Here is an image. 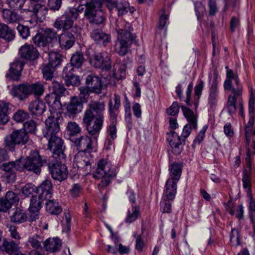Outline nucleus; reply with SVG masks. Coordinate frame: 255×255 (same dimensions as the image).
Returning <instances> with one entry per match:
<instances>
[{"mask_svg": "<svg viewBox=\"0 0 255 255\" xmlns=\"http://www.w3.org/2000/svg\"><path fill=\"white\" fill-rule=\"evenodd\" d=\"M133 28L131 24L127 23L123 28L118 31V38L115 45V51L121 56H125L133 43L135 35L132 33Z\"/></svg>", "mask_w": 255, "mask_h": 255, "instance_id": "obj_1", "label": "nucleus"}, {"mask_svg": "<svg viewBox=\"0 0 255 255\" xmlns=\"http://www.w3.org/2000/svg\"><path fill=\"white\" fill-rule=\"evenodd\" d=\"M45 163L46 158L40 155L38 150H33L27 158L17 160V170L22 171L24 169H27L36 174H39L41 167Z\"/></svg>", "mask_w": 255, "mask_h": 255, "instance_id": "obj_2", "label": "nucleus"}, {"mask_svg": "<svg viewBox=\"0 0 255 255\" xmlns=\"http://www.w3.org/2000/svg\"><path fill=\"white\" fill-rule=\"evenodd\" d=\"M104 121V115H95L90 110H86L83 118V122L86 125V129L91 135L99 134L102 128Z\"/></svg>", "mask_w": 255, "mask_h": 255, "instance_id": "obj_3", "label": "nucleus"}, {"mask_svg": "<svg viewBox=\"0 0 255 255\" xmlns=\"http://www.w3.org/2000/svg\"><path fill=\"white\" fill-rule=\"evenodd\" d=\"M116 176L115 169L104 159H100L97 163V167L93 177L95 178H103L99 186L103 187L108 186L110 182L109 177Z\"/></svg>", "mask_w": 255, "mask_h": 255, "instance_id": "obj_4", "label": "nucleus"}, {"mask_svg": "<svg viewBox=\"0 0 255 255\" xmlns=\"http://www.w3.org/2000/svg\"><path fill=\"white\" fill-rule=\"evenodd\" d=\"M109 112L110 120L111 124L109 126L108 133L111 138L115 139L117 137V116L119 113V108L121 107V100L119 97H115L110 99L109 102Z\"/></svg>", "mask_w": 255, "mask_h": 255, "instance_id": "obj_5", "label": "nucleus"}, {"mask_svg": "<svg viewBox=\"0 0 255 255\" xmlns=\"http://www.w3.org/2000/svg\"><path fill=\"white\" fill-rule=\"evenodd\" d=\"M64 162L65 159L61 160L58 158L50 159L47 166L53 179L61 182L67 178L68 172Z\"/></svg>", "mask_w": 255, "mask_h": 255, "instance_id": "obj_6", "label": "nucleus"}, {"mask_svg": "<svg viewBox=\"0 0 255 255\" xmlns=\"http://www.w3.org/2000/svg\"><path fill=\"white\" fill-rule=\"evenodd\" d=\"M84 15L89 22L93 25L103 24L105 20V16L103 10L97 8V5L92 2H86Z\"/></svg>", "mask_w": 255, "mask_h": 255, "instance_id": "obj_7", "label": "nucleus"}, {"mask_svg": "<svg viewBox=\"0 0 255 255\" xmlns=\"http://www.w3.org/2000/svg\"><path fill=\"white\" fill-rule=\"evenodd\" d=\"M77 18V14L75 9H69L56 19L54 27L57 29H62L63 31H67L70 29H73L72 28L73 22Z\"/></svg>", "mask_w": 255, "mask_h": 255, "instance_id": "obj_8", "label": "nucleus"}, {"mask_svg": "<svg viewBox=\"0 0 255 255\" xmlns=\"http://www.w3.org/2000/svg\"><path fill=\"white\" fill-rule=\"evenodd\" d=\"M47 138H48V148L53 154L51 159H65L66 155L64 153L65 147L63 140L57 135L51 136Z\"/></svg>", "mask_w": 255, "mask_h": 255, "instance_id": "obj_9", "label": "nucleus"}, {"mask_svg": "<svg viewBox=\"0 0 255 255\" xmlns=\"http://www.w3.org/2000/svg\"><path fill=\"white\" fill-rule=\"evenodd\" d=\"M86 87L79 88L80 94L84 96L89 95L91 93L96 94H100L102 90V85L100 79L96 76L89 75L86 79Z\"/></svg>", "mask_w": 255, "mask_h": 255, "instance_id": "obj_10", "label": "nucleus"}, {"mask_svg": "<svg viewBox=\"0 0 255 255\" xmlns=\"http://www.w3.org/2000/svg\"><path fill=\"white\" fill-rule=\"evenodd\" d=\"M62 118L60 113H54L48 117L45 120V130L44 136L48 138L51 136L56 135L60 130L59 124L62 122Z\"/></svg>", "mask_w": 255, "mask_h": 255, "instance_id": "obj_11", "label": "nucleus"}, {"mask_svg": "<svg viewBox=\"0 0 255 255\" xmlns=\"http://www.w3.org/2000/svg\"><path fill=\"white\" fill-rule=\"evenodd\" d=\"M93 65L95 68L103 71H109L112 68L110 56L106 52H95L93 54Z\"/></svg>", "mask_w": 255, "mask_h": 255, "instance_id": "obj_12", "label": "nucleus"}, {"mask_svg": "<svg viewBox=\"0 0 255 255\" xmlns=\"http://www.w3.org/2000/svg\"><path fill=\"white\" fill-rule=\"evenodd\" d=\"M88 101V97H72L67 107V113L70 116H75L82 111L83 103Z\"/></svg>", "mask_w": 255, "mask_h": 255, "instance_id": "obj_13", "label": "nucleus"}, {"mask_svg": "<svg viewBox=\"0 0 255 255\" xmlns=\"http://www.w3.org/2000/svg\"><path fill=\"white\" fill-rule=\"evenodd\" d=\"M76 32L73 29L65 31L59 36V43L61 49L68 50L71 48L76 41Z\"/></svg>", "mask_w": 255, "mask_h": 255, "instance_id": "obj_14", "label": "nucleus"}, {"mask_svg": "<svg viewBox=\"0 0 255 255\" xmlns=\"http://www.w3.org/2000/svg\"><path fill=\"white\" fill-rule=\"evenodd\" d=\"M81 152L90 153L93 150V143L91 137L87 135L79 136L72 141Z\"/></svg>", "mask_w": 255, "mask_h": 255, "instance_id": "obj_15", "label": "nucleus"}, {"mask_svg": "<svg viewBox=\"0 0 255 255\" xmlns=\"http://www.w3.org/2000/svg\"><path fill=\"white\" fill-rule=\"evenodd\" d=\"M167 140L169 143L173 153L175 155L180 154L183 150L182 145L184 142H183L180 136L174 131H170L167 133Z\"/></svg>", "mask_w": 255, "mask_h": 255, "instance_id": "obj_16", "label": "nucleus"}, {"mask_svg": "<svg viewBox=\"0 0 255 255\" xmlns=\"http://www.w3.org/2000/svg\"><path fill=\"white\" fill-rule=\"evenodd\" d=\"M74 68L71 65H66L63 71V77L67 86H77L80 83L79 76L74 74Z\"/></svg>", "mask_w": 255, "mask_h": 255, "instance_id": "obj_17", "label": "nucleus"}, {"mask_svg": "<svg viewBox=\"0 0 255 255\" xmlns=\"http://www.w3.org/2000/svg\"><path fill=\"white\" fill-rule=\"evenodd\" d=\"M19 54L21 58L26 60H35L38 57L37 50L32 45L25 44L19 49Z\"/></svg>", "mask_w": 255, "mask_h": 255, "instance_id": "obj_18", "label": "nucleus"}, {"mask_svg": "<svg viewBox=\"0 0 255 255\" xmlns=\"http://www.w3.org/2000/svg\"><path fill=\"white\" fill-rule=\"evenodd\" d=\"M90 37L97 44L106 45L111 41V36L100 28H94L90 33Z\"/></svg>", "mask_w": 255, "mask_h": 255, "instance_id": "obj_19", "label": "nucleus"}, {"mask_svg": "<svg viewBox=\"0 0 255 255\" xmlns=\"http://www.w3.org/2000/svg\"><path fill=\"white\" fill-rule=\"evenodd\" d=\"M37 194L45 200H49L53 193V186L51 181L49 180H44L37 189Z\"/></svg>", "mask_w": 255, "mask_h": 255, "instance_id": "obj_20", "label": "nucleus"}, {"mask_svg": "<svg viewBox=\"0 0 255 255\" xmlns=\"http://www.w3.org/2000/svg\"><path fill=\"white\" fill-rule=\"evenodd\" d=\"M178 181L168 179L166 182L164 194L166 199L172 201L175 198L177 192V183Z\"/></svg>", "mask_w": 255, "mask_h": 255, "instance_id": "obj_21", "label": "nucleus"}, {"mask_svg": "<svg viewBox=\"0 0 255 255\" xmlns=\"http://www.w3.org/2000/svg\"><path fill=\"white\" fill-rule=\"evenodd\" d=\"M28 110L32 115L41 116L46 110V105L38 98L34 101L31 102Z\"/></svg>", "mask_w": 255, "mask_h": 255, "instance_id": "obj_22", "label": "nucleus"}, {"mask_svg": "<svg viewBox=\"0 0 255 255\" xmlns=\"http://www.w3.org/2000/svg\"><path fill=\"white\" fill-rule=\"evenodd\" d=\"M66 131L68 138L72 141L80 135L81 128L76 122H70L68 123L66 126Z\"/></svg>", "mask_w": 255, "mask_h": 255, "instance_id": "obj_23", "label": "nucleus"}, {"mask_svg": "<svg viewBox=\"0 0 255 255\" xmlns=\"http://www.w3.org/2000/svg\"><path fill=\"white\" fill-rule=\"evenodd\" d=\"M45 250L51 253L59 251L61 247V242L58 238H49L46 240L43 244Z\"/></svg>", "mask_w": 255, "mask_h": 255, "instance_id": "obj_24", "label": "nucleus"}, {"mask_svg": "<svg viewBox=\"0 0 255 255\" xmlns=\"http://www.w3.org/2000/svg\"><path fill=\"white\" fill-rule=\"evenodd\" d=\"M89 109L86 110H90L96 114L95 115H104V112L105 110V102L100 100L98 101L92 100L88 104Z\"/></svg>", "mask_w": 255, "mask_h": 255, "instance_id": "obj_25", "label": "nucleus"}, {"mask_svg": "<svg viewBox=\"0 0 255 255\" xmlns=\"http://www.w3.org/2000/svg\"><path fill=\"white\" fill-rule=\"evenodd\" d=\"M242 102V99L240 97H228L227 107L230 114L235 113L237 107L241 104Z\"/></svg>", "mask_w": 255, "mask_h": 255, "instance_id": "obj_26", "label": "nucleus"}, {"mask_svg": "<svg viewBox=\"0 0 255 255\" xmlns=\"http://www.w3.org/2000/svg\"><path fill=\"white\" fill-rule=\"evenodd\" d=\"M74 164L78 169L87 170L90 163L88 158L85 155L77 153L75 155L74 159Z\"/></svg>", "mask_w": 255, "mask_h": 255, "instance_id": "obj_27", "label": "nucleus"}, {"mask_svg": "<svg viewBox=\"0 0 255 255\" xmlns=\"http://www.w3.org/2000/svg\"><path fill=\"white\" fill-rule=\"evenodd\" d=\"M44 198L40 197L39 195H32L30 199L29 210L30 212L35 213L39 212L41 208V204Z\"/></svg>", "mask_w": 255, "mask_h": 255, "instance_id": "obj_28", "label": "nucleus"}, {"mask_svg": "<svg viewBox=\"0 0 255 255\" xmlns=\"http://www.w3.org/2000/svg\"><path fill=\"white\" fill-rule=\"evenodd\" d=\"M169 170L171 176L169 179L179 181L182 172V165L179 163L173 162L169 166Z\"/></svg>", "mask_w": 255, "mask_h": 255, "instance_id": "obj_29", "label": "nucleus"}, {"mask_svg": "<svg viewBox=\"0 0 255 255\" xmlns=\"http://www.w3.org/2000/svg\"><path fill=\"white\" fill-rule=\"evenodd\" d=\"M8 103L0 101V125H4L9 121Z\"/></svg>", "mask_w": 255, "mask_h": 255, "instance_id": "obj_30", "label": "nucleus"}, {"mask_svg": "<svg viewBox=\"0 0 255 255\" xmlns=\"http://www.w3.org/2000/svg\"><path fill=\"white\" fill-rule=\"evenodd\" d=\"M85 61L83 54L81 52H76L74 53L70 60V63L67 65H71L73 68H80Z\"/></svg>", "mask_w": 255, "mask_h": 255, "instance_id": "obj_31", "label": "nucleus"}, {"mask_svg": "<svg viewBox=\"0 0 255 255\" xmlns=\"http://www.w3.org/2000/svg\"><path fill=\"white\" fill-rule=\"evenodd\" d=\"M46 203V211L51 214L58 215L62 211V208L58 203L53 200H48Z\"/></svg>", "mask_w": 255, "mask_h": 255, "instance_id": "obj_32", "label": "nucleus"}, {"mask_svg": "<svg viewBox=\"0 0 255 255\" xmlns=\"http://www.w3.org/2000/svg\"><path fill=\"white\" fill-rule=\"evenodd\" d=\"M4 144L5 147L10 151H14L16 146V130L4 138Z\"/></svg>", "mask_w": 255, "mask_h": 255, "instance_id": "obj_33", "label": "nucleus"}, {"mask_svg": "<svg viewBox=\"0 0 255 255\" xmlns=\"http://www.w3.org/2000/svg\"><path fill=\"white\" fill-rule=\"evenodd\" d=\"M15 35L13 32L9 29L8 26L3 23H0V37L10 41L13 40Z\"/></svg>", "mask_w": 255, "mask_h": 255, "instance_id": "obj_34", "label": "nucleus"}, {"mask_svg": "<svg viewBox=\"0 0 255 255\" xmlns=\"http://www.w3.org/2000/svg\"><path fill=\"white\" fill-rule=\"evenodd\" d=\"M61 61L62 56L59 53L55 52L49 53L48 64L56 68L61 64Z\"/></svg>", "mask_w": 255, "mask_h": 255, "instance_id": "obj_35", "label": "nucleus"}, {"mask_svg": "<svg viewBox=\"0 0 255 255\" xmlns=\"http://www.w3.org/2000/svg\"><path fill=\"white\" fill-rule=\"evenodd\" d=\"M181 108L184 117L186 118L188 122V124L194 123L197 124V117L191 110L183 105L181 106Z\"/></svg>", "mask_w": 255, "mask_h": 255, "instance_id": "obj_36", "label": "nucleus"}, {"mask_svg": "<svg viewBox=\"0 0 255 255\" xmlns=\"http://www.w3.org/2000/svg\"><path fill=\"white\" fill-rule=\"evenodd\" d=\"M28 241L30 245L35 249H42L44 242L43 238L37 235L29 237Z\"/></svg>", "mask_w": 255, "mask_h": 255, "instance_id": "obj_37", "label": "nucleus"}, {"mask_svg": "<svg viewBox=\"0 0 255 255\" xmlns=\"http://www.w3.org/2000/svg\"><path fill=\"white\" fill-rule=\"evenodd\" d=\"M55 69V67L48 64L43 65L41 68V71L44 79L46 80H51L53 77V73Z\"/></svg>", "mask_w": 255, "mask_h": 255, "instance_id": "obj_38", "label": "nucleus"}, {"mask_svg": "<svg viewBox=\"0 0 255 255\" xmlns=\"http://www.w3.org/2000/svg\"><path fill=\"white\" fill-rule=\"evenodd\" d=\"M52 94H54L56 96H65L66 95H69L70 93L68 91L66 90L64 86L58 82H54L53 83V86L52 87Z\"/></svg>", "mask_w": 255, "mask_h": 255, "instance_id": "obj_39", "label": "nucleus"}, {"mask_svg": "<svg viewBox=\"0 0 255 255\" xmlns=\"http://www.w3.org/2000/svg\"><path fill=\"white\" fill-rule=\"evenodd\" d=\"M2 17L7 23H14L16 22V12L15 10L5 8L2 10Z\"/></svg>", "mask_w": 255, "mask_h": 255, "instance_id": "obj_40", "label": "nucleus"}, {"mask_svg": "<svg viewBox=\"0 0 255 255\" xmlns=\"http://www.w3.org/2000/svg\"><path fill=\"white\" fill-rule=\"evenodd\" d=\"M46 41L49 44L52 43L54 41L57 40V32L52 28H46L43 30V33Z\"/></svg>", "mask_w": 255, "mask_h": 255, "instance_id": "obj_41", "label": "nucleus"}, {"mask_svg": "<svg viewBox=\"0 0 255 255\" xmlns=\"http://www.w3.org/2000/svg\"><path fill=\"white\" fill-rule=\"evenodd\" d=\"M194 6L197 19L201 22L204 14L206 13V7L201 1L195 2Z\"/></svg>", "mask_w": 255, "mask_h": 255, "instance_id": "obj_42", "label": "nucleus"}, {"mask_svg": "<svg viewBox=\"0 0 255 255\" xmlns=\"http://www.w3.org/2000/svg\"><path fill=\"white\" fill-rule=\"evenodd\" d=\"M21 129L26 131L27 133H33L36 128V124L35 121L30 118L21 125Z\"/></svg>", "mask_w": 255, "mask_h": 255, "instance_id": "obj_43", "label": "nucleus"}, {"mask_svg": "<svg viewBox=\"0 0 255 255\" xmlns=\"http://www.w3.org/2000/svg\"><path fill=\"white\" fill-rule=\"evenodd\" d=\"M30 94H34L35 96H41L44 91L43 85L39 82H36L30 85Z\"/></svg>", "mask_w": 255, "mask_h": 255, "instance_id": "obj_44", "label": "nucleus"}, {"mask_svg": "<svg viewBox=\"0 0 255 255\" xmlns=\"http://www.w3.org/2000/svg\"><path fill=\"white\" fill-rule=\"evenodd\" d=\"M139 215V210L135 206H132L131 211H128L127 217L126 219V222L131 223L136 220Z\"/></svg>", "mask_w": 255, "mask_h": 255, "instance_id": "obj_45", "label": "nucleus"}, {"mask_svg": "<svg viewBox=\"0 0 255 255\" xmlns=\"http://www.w3.org/2000/svg\"><path fill=\"white\" fill-rule=\"evenodd\" d=\"M30 118L29 114L23 110L17 111V128H21V125Z\"/></svg>", "mask_w": 255, "mask_h": 255, "instance_id": "obj_46", "label": "nucleus"}, {"mask_svg": "<svg viewBox=\"0 0 255 255\" xmlns=\"http://www.w3.org/2000/svg\"><path fill=\"white\" fill-rule=\"evenodd\" d=\"M46 101L49 106L55 110H59L62 108V104L60 101V97H46Z\"/></svg>", "mask_w": 255, "mask_h": 255, "instance_id": "obj_47", "label": "nucleus"}, {"mask_svg": "<svg viewBox=\"0 0 255 255\" xmlns=\"http://www.w3.org/2000/svg\"><path fill=\"white\" fill-rule=\"evenodd\" d=\"M197 127V124H195L194 123L192 124H186L183 129V131L181 135V138L183 140V142H185V140L191 132L192 129H196Z\"/></svg>", "mask_w": 255, "mask_h": 255, "instance_id": "obj_48", "label": "nucleus"}, {"mask_svg": "<svg viewBox=\"0 0 255 255\" xmlns=\"http://www.w3.org/2000/svg\"><path fill=\"white\" fill-rule=\"evenodd\" d=\"M32 40L34 43L39 47H45L49 44L43 33H38L33 37Z\"/></svg>", "mask_w": 255, "mask_h": 255, "instance_id": "obj_49", "label": "nucleus"}, {"mask_svg": "<svg viewBox=\"0 0 255 255\" xmlns=\"http://www.w3.org/2000/svg\"><path fill=\"white\" fill-rule=\"evenodd\" d=\"M19 128V129H17V144H24L28 141L29 136L26 131Z\"/></svg>", "mask_w": 255, "mask_h": 255, "instance_id": "obj_50", "label": "nucleus"}, {"mask_svg": "<svg viewBox=\"0 0 255 255\" xmlns=\"http://www.w3.org/2000/svg\"><path fill=\"white\" fill-rule=\"evenodd\" d=\"M181 101H183L186 103L188 106L191 107L194 105L195 109H196L198 102L199 100L200 97H179Z\"/></svg>", "mask_w": 255, "mask_h": 255, "instance_id": "obj_51", "label": "nucleus"}, {"mask_svg": "<svg viewBox=\"0 0 255 255\" xmlns=\"http://www.w3.org/2000/svg\"><path fill=\"white\" fill-rule=\"evenodd\" d=\"M129 3L126 0H122L117 2L116 4V9L119 13L123 15L128 11Z\"/></svg>", "mask_w": 255, "mask_h": 255, "instance_id": "obj_52", "label": "nucleus"}, {"mask_svg": "<svg viewBox=\"0 0 255 255\" xmlns=\"http://www.w3.org/2000/svg\"><path fill=\"white\" fill-rule=\"evenodd\" d=\"M36 188L31 183L27 184L21 189L22 193L25 197L32 195L33 193L35 191Z\"/></svg>", "mask_w": 255, "mask_h": 255, "instance_id": "obj_53", "label": "nucleus"}, {"mask_svg": "<svg viewBox=\"0 0 255 255\" xmlns=\"http://www.w3.org/2000/svg\"><path fill=\"white\" fill-rule=\"evenodd\" d=\"M19 35L23 39H26L29 36L30 32L28 27L19 24L17 26Z\"/></svg>", "mask_w": 255, "mask_h": 255, "instance_id": "obj_54", "label": "nucleus"}, {"mask_svg": "<svg viewBox=\"0 0 255 255\" xmlns=\"http://www.w3.org/2000/svg\"><path fill=\"white\" fill-rule=\"evenodd\" d=\"M179 111V106L177 102H174L172 105L167 110L168 115L173 117L176 116Z\"/></svg>", "mask_w": 255, "mask_h": 255, "instance_id": "obj_55", "label": "nucleus"}, {"mask_svg": "<svg viewBox=\"0 0 255 255\" xmlns=\"http://www.w3.org/2000/svg\"><path fill=\"white\" fill-rule=\"evenodd\" d=\"M116 2L115 0H102L101 2L98 4V7L106 6L110 10H112L114 8H116Z\"/></svg>", "mask_w": 255, "mask_h": 255, "instance_id": "obj_56", "label": "nucleus"}, {"mask_svg": "<svg viewBox=\"0 0 255 255\" xmlns=\"http://www.w3.org/2000/svg\"><path fill=\"white\" fill-rule=\"evenodd\" d=\"M6 77L9 80H15L16 79V63L14 62L10 64Z\"/></svg>", "mask_w": 255, "mask_h": 255, "instance_id": "obj_57", "label": "nucleus"}, {"mask_svg": "<svg viewBox=\"0 0 255 255\" xmlns=\"http://www.w3.org/2000/svg\"><path fill=\"white\" fill-rule=\"evenodd\" d=\"M62 0H48V6L53 10H58L61 7Z\"/></svg>", "mask_w": 255, "mask_h": 255, "instance_id": "obj_58", "label": "nucleus"}, {"mask_svg": "<svg viewBox=\"0 0 255 255\" xmlns=\"http://www.w3.org/2000/svg\"><path fill=\"white\" fill-rule=\"evenodd\" d=\"M230 242L232 243H235L236 246L240 245L239 231L235 229H232L230 235Z\"/></svg>", "mask_w": 255, "mask_h": 255, "instance_id": "obj_59", "label": "nucleus"}, {"mask_svg": "<svg viewBox=\"0 0 255 255\" xmlns=\"http://www.w3.org/2000/svg\"><path fill=\"white\" fill-rule=\"evenodd\" d=\"M208 128V126H204L200 131L198 134L197 136L194 140V144H200L204 139L205 137V133Z\"/></svg>", "mask_w": 255, "mask_h": 255, "instance_id": "obj_60", "label": "nucleus"}, {"mask_svg": "<svg viewBox=\"0 0 255 255\" xmlns=\"http://www.w3.org/2000/svg\"><path fill=\"white\" fill-rule=\"evenodd\" d=\"M168 201L166 200L161 202L160 210L162 213H170L171 211V204Z\"/></svg>", "mask_w": 255, "mask_h": 255, "instance_id": "obj_61", "label": "nucleus"}, {"mask_svg": "<svg viewBox=\"0 0 255 255\" xmlns=\"http://www.w3.org/2000/svg\"><path fill=\"white\" fill-rule=\"evenodd\" d=\"M0 168L6 173L12 172L15 168V164L14 161L3 163Z\"/></svg>", "mask_w": 255, "mask_h": 255, "instance_id": "obj_62", "label": "nucleus"}, {"mask_svg": "<svg viewBox=\"0 0 255 255\" xmlns=\"http://www.w3.org/2000/svg\"><path fill=\"white\" fill-rule=\"evenodd\" d=\"M82 187L79 184H75L70 190V194L73 197H77L79 196Z\"/></svg>", "mask_w": 255, "mask_h": 255, "instance_id": "obj_63", "label": "nucleus"}, {"mask_svg": "<svg viewBox=\"0 0 255 255\" xmlns=\"http://www.w3.org/2000/svg\"><path fill=\"white\" fill-rule=\"evenodd\" d=\"M114 77L117 80L122 79L126 77V70L124 68H120L118 71L116 70L113 72Z\"/></svg>", "mask_w": 255, "mask_h": 255, "instance_id": "obj_64", "label": "nucleus"}]
</instances>
